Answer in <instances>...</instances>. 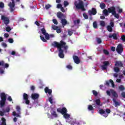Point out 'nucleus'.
I'll return each mask as SVG.
<instances>
[{
	"label": "nucleus",
	"instance_id": "obj_1",
	"mask_svg": "<svg viewBox=\"0 0 125 125\" xmlns=\"http://www.w3.org/2000/svg\"><path fill=\"white\" fill-rule=\"evenodd\" d=\"M57 111L58 113H60L62 115H63V118L64 119H70V114L67 113V108L65 107L58 108L57 109Z\"/></svg>",
	"mask_w": 125,
	"mask_h": 125
},
{
	"label": "nucleus",
	"instance_id": "obj_2",
	"mask_svg": "<svg viewBox=\"0 0 125 125\" xmlns=\"http://www.w3.org/2000/svg\"><path fill=\"white\" fill-rule=\"evenodd\" d=\"M52 46H54V47H57L59 49H62V47L66 45V42L62 41H61V43L55 41L52 43Z\"/></svg>",
	"mask_w": 125,
	"mask_h": 125
},
{
	"label": "nucleus",
	"instance_id": "obj_3",
	"mask_svg": "<svg viewBox=\"0 0 125 125\" xmlns=\"http://www.w3.org/2000/svg\"><path fill=\"white\" fill-rule=\"evenodd\" d=\"M0 97L1 99L0 101V106L3 107L5 105V102H6V94L4 92H1L0 94Z\"/></svg>",
	"mask_w": 125,
	"mask_h": 125
},
{
	"label": "nucleus",
	"instance_id": "obj_4",
	"mask_svg": "<svg viewBox=\"0 0 125 125\" xmlns=\"http://www.w3.org/2000/svg\"><path fill=\"white\" fill-rule=\"evenodd\" d=\"M74 5H75L76 9H81L82 11H85L86 10L84 8L83 1H79L78 3H77V2H75L74 3Z\"/></svg>",
	"mask_w": 125,
	"mask_h": 125
},
{
	"label": "nucleus",
	"instance_id": "obj_5",
	"mask_svg": "<svg viewBox=\"0 0 125 125\" xmlns=\"http://www.w3.org/2000/svg\"><path fill=\"white\" fill-rule=\"evenodd\" d=\"M110 113H111V110L109 108L105 109V111L103 109L99 110V113L101 114V115H103V117H104V118H107Z\"/></svg>",
	"mask_w": 125,
	"mask_h": 125
},
{
	"label": "nucleus",
	"instance_id": "obj_6",
	"mask_svg": "<svg viewBox=\"0 0 125 125\" xmlns=\"http://www.w3.org/2000/svg\"><path fill=\"white\" fill-rule=\"evenodd\" d=\"M16 110L18 113H17L15 111H13L12 113L13 116L17 117H20V115L21 114V108H20V106H17Z\"/></svg>",
	"mask_w": 125,
	"mask_h": 125
},
{
	"label": "nucleus",
	"instance_id": "obj_7",
	"mask_svg": "<svg viewBox=\"0 0 125 125\" xmlns=\"http://www.w3.org/2000/svg\"><path fill=\"white\" fill-rule=\"evenodd\" d=\"M23 100H24L26 105H30V100L29 99V95L26 93L23 94Z\"/></svg>",
	"mask_w": 125,
	"mask_h": 125
},
{
	"label": "nucleus",
	"instance_id": "obj_8",
	"mask_svg": "<svg viewBox=\"0 0 125 125\" xmlns=\"http://www.w3.org/2000/svg\"><path fill=\"white\" fill-rule=\"evenodd\" d=\"M11 12H13L14 10H15V2H14V0H12V2H10L8 4Z\"/></svg>",
	"mask_w": 125,
	"mask_h": 125
},
{
	"label": "nucleus",
	"instance_id": "obj_9",
	"mask_svg": "<svg viewBox=\"0 0 125 125\" xmlns=\"http://www.w3.org/2000/svg\"><path fill=\"white\" fill-rule=\"evenodd\" d=\"M1 19L3 21L4 24H5V25H8V24H9V19L7 17H5V16H1Z\"/></svg>",
	"mask_w": 125,
	"mask_h": 125
},
{
	"label": "nucleus",
	"instance_id": "obj_10",
	"mask_svg": "<svg viewBox=\"0 0 125 125\" xmlns=\"http://www.w3.org/2000/svg\"><path fill=\"white\" fill-rule=\"evenodd\" d=\"M116 51L119 54H122L123 51H124V48H123V45L119 44L116 48Z\"/></svg>",
	"mask_w": 125,
	"mask_h": 125
},
{
	"label": "nucleus",
	"instance_id": "obj_11",
	"mask_svg": "<svg viewBox=\"0 0 125 125\" xmlns=\"http://www.w3.org/2000/svg\"><path fill=\"white\" fill-rule=\"evenodd\" d=\"M103 65H102V68L103 70H107V67L110 65V62L109 61H104L103 62Z\"/></svg>",
	"mask_w": 125,
	"mask_h": 125
},
{
	"label": "nucleus",
	"instance_id": "obj_12",
	"mask_svg": "<svg viewBox=\"0 0 125 125\" xmlns=\"http://www.w3.org/2000/svg\"><path fill=\"white\" fill-rule=\"evenodd\" d=\"M96 104H94V107H96V108H100L102 106V104L100 102V99H97L95 100Z\"/></svg>",
	"mask_w": 125,
	"mask_h": 125
},
{
	"label": "nucleus",
	"instance_id": "obj_13",
	"mask_svg": "<svg viewBox=\"0 0 125 125\" xmlns=\"http://www.w3.org/2000/svg\"><path fill=\"white\" fill-rule=\"evenodd\" d=\"M88 13L89 15H96V14L97 13V11L96 10V9L95 8H92L91 10H89L88 11Z\"/></svg>",
	"mask_w": 125,
	"mask_h": 125
},
{
	"label": "nucleus",
	"instance_id": "obj_14",
	"mask_svg": "<svg viewBox=\"0 0 125 125\" xmlns=\"http://www.w3.org/2000/svg\"><path fill=\"white\" fill-rule=\"evenodd\" d=\"M73 59L74 60V63L76 64H80L81 63V60H80V58H79L78 56H73Z\"/></svg>",
	"mask_w": 125,
	"mask_h": 125
},
{
	"label": "nucleus",
	"instance_id": "obj_15",
	"mask_svg": "<svg viewBox=\"0 0 125 125\" xmlns=\"http://www.w3.org/2000/svg\"><path fill=\"white\" fill-rule=\"evenodd\" d=\"M57 16L58 18H59V19H61V20H62V19L66 18V16H65V15H64L61 12H58L57 14Z\"/></svg>",
	"mask_w": 125,
	"mask_h": 125
},
{
	"label": "nucleus",
	"instance_id": "obj_16",
	"mask_svg": "<svg viewBox=\"0 0 125 125\" xmlns=\"http://www.w3.org/2000/svg\"><path fill=\"white\" fill-rule=\"evenodd\" d=\"M108 11L109 13H111L112 15L115 13L116 12V8L114 6L110 7L108 8Z\"/></svg>",
	"mask_w": 125,
	"mask_h": 125
},
{
	"label": "nucleus",
	"instance_id": "obj_17",
	"mask_svg": "<svg viewBox=\"0 0 125 125\" xmlns=\"http://www.w3.org/2000/svg\"><path fill=\"white\" fill-rule=\"evenodd\" d=\"M59 57L60 58H64V53H63L64 52V50L62 49H59Z\"/></svg>",
	"mask_w": 125,
	"mask_h": 125
},
{
	"label": "nucleus",
	"instance_id": "obj_18",
	"mask_svg": "<svg viewBox=\"0 0 125 125\" xmlns=\"http://www.w3.org/2000/svg\"><path fill=\"white\" fill-rule=\"evenodd\" d=\"M115 66H116V67H124V64H123V62L121 61H117L115 62Z\"/></svg>",
	"mask_w": 125,
	"mask_h": 125
},
{
	"label": "nucleus",
	"instance_id": "obj_19",
	"mask_svg": "<svg viewBox=\"0 0 125 125\" xmlns=\"http://www.w3.org/2000/svg\"><path fill=\"white\" fill-rule=\"evenodd\" d=\"M44 91L45 93H48L49 95H51V94L52 93V90L48 88V87H45Z\"/></svg>",
	"mask_w": 125,
	"mask_h": 125
},
{
	"label": "nucleus",
	"instance_id": "obj_20",
	"mask_svg": "<svg viewBox=\"0 0 125 125\" xmlns=\"http://www.w3.org/2000/svg\"><path fill=\"white\" fill-rule=\"evenodd\" d=\"M40 95L38 94L34 93L31 95V98L33 99V100H36V99H38L39 98Z\"/></svg>",
	"mask_w": 125,
	"mask_h": 125
},
{
	"label": "nucleus",
	"instance_id": "obj_21",
	"mask_svg": "<svg viewBox=\"0 0 125 125\" xmlns=\"http://www.w3.org/2000/svg\"><path fill=\"white\" fill-rule=\"evenodd\" d=\"M61 23L62 26L64 27V26H66V25L68 24V21H67V20L64 18L61 20Z\"/></svg>",
	"mask_w": 125,
	"mask_h": 125
},
{
	"label": "nucleus",
	"instance_id": "obj_22",
	"mask_svg": "<svg viewBox=\"0 0 125 125\" xmlns=\"http://www.w3.org/2000/svg\"><path fill=\"white\" fill-rule=\"evenodd\" d=\"M108 38L109 39H112L113 38L114 40H118V37H117V34L114 33L113 34H109Z\"/></svg>",
	"mask_w": 125,
	"mask_h": 125
},
{
	"label": "nucleus",
	"instance_id": "obj_23",
	"mask_svg": "<svg viewBox=\"0 0 125 125\" xmlns=\"http://www.w3.org/2000/svg\"><path fill=\"white\" fill-rule=\"evenodd\" d=\"M1 123H0V125H6V119L4 117H2L1 119Z\"/></svg>",
	"mask_w": 125,
	"mask_h": 125
},
{
	"label": "nucleus",
	"instance_id": "obj_24",
	"mask_svg": "<svg viewBox=\"0 0 125 125\" xmlns=\"http://www.w3.org/2000/svg\"><path fill=\"white\" fill-rule=\"evenodd\" d=\"M51 114L53 117H54V118H57V117H58V115L55 110H52L51 111Z\"/></svg>",
	"mask_w": 125,
	"mask_h": 125
},
{
	"label": "nucleus",
	"instance_id": "obj_25",
	"mask_svg": "<svg viewBox=\"0 0 125 125\" xmlns=\"http://www.w3.org/2000/svg\"><path fill=\"white\" fill-rule=\"evenodd\" d=\"M103 14L104 16H109V11L107 9H104L103 11Z\"/></svg>",
	"mask_w": 125,
	"mask_h": 125
},
{
	"label": "nucleus",
	"instance_id": "obj_26",
	"mask_svg": "<svg viewBox=\"0 0 125 125\" xmlns=\"http://www.w3.org/2000/svg\"><path fill=\"white\" fill-rule=\"evenodd\" d=\"M113 101L115 104V107H118V106H120V103H119L118 102H117L116 100V99H113Z\"/></svg>",
	"mask_w": 125,
	"mask_h": 125
},
{
	"label": "nucleus",
	"instance_id": "obj_27",
	"mask_svg": "<svg viewBox=\"0 0 125 125\" xmlns=\"http://www.w3.org/2000/svg\"><path fill=\"white\" fill-rule=\"evenodd\" d=\"M111 93H112L113 97H115V98H117L118 97V94L116 91L112 90L111 91Z\"/></svg>",
	"mask_w": 125,
	"mask_h": 125
},
{
	"label": "nucleus",
	"instance_id": "obj_28",
	"mask_svg": "<svg viewBox=\"0 0 125 125\" xmlns=\"http://www.w3.org/2000/svg\"><path fill=\"white\" fill-rule=\"evenodd\" d=\"M100 6L101 9H105V7H106V5L104 3L101 2L100 4Z\"/></svg>",
	"mask_w": 125,
	"mask_h": 125
},
{
	"label": "nucleus",
	"instance_id": "obj_29",
	"mask_svg": "<svg viewBox=\"0 0 125 125\" xmlns=\"http://www.w3.org/2000/svg\"><path fill=\"white\" fill-rule=\"evenodd\" d=\"M107 30L109 32V33H112V32H113V27L110 25H108L107 26Z\"/></svg>",
	"mask_w": 125,
	"mask_h": 125
},
{
	"label": "nucleus",
	"instance_id": "obj_30",
	"mask_svg": "<svg viewBox=\"0 0 125 125\" xmlns=\"http://www.w3.org/2000/svg\"><path fill=\"white\" fill-rule=\"evenodd\" d=\"M75 32V30H72V29H68V34L69 36H72L73 35V32Z\"/></svg>",
	"mask_w": 125,
	"mask_h": 125
},
{
	"label": "nucleus",
	"instance_id": "obj_31",
	"mask_svg": "<svg viewBox=\"0 0 125 125\" xmlns=\"http://www.w3.org/2000/svg\"><path fill=\"white\" fill-rule=\"evenodd\" d=\"M93 28H94L95 29H96L98 28V26L97 24V22L96 21L93 22Z\"/></svg>",
	"mask_w": 125,
	"mask_h": 125
},
{
	"label": "nucleus",
	"instance_id": "obj_32",
	"mask_svg": "<svg viewBox=\"0 0 125 125\" xmlns=\"http://www.w3.org/2000/svg\"><path fill=\"white\" fill-rule=\"evenodd\" d=\"M112 15H113L115 18H117V19H119V18H120V15L119 14H117L116 11L114 14H112Z\"/></svg>",
	"mask_w": 125,
	"mask_h": 125
},
{
	"label": "nucleus",
	"instance_id": "obj_33",
	"mask_svg": "<svg viewBox=\"0 0 125 125\" xmlns=\"http://www.w3.org/2000/svg\"><path fill=\"white\" fill-rule=\"evenodd\" d=\"M100 25L102 27H105V25H106V23H105V21H100Z\"/></svg>",
	"mask_w": 125,
	"mask_h": 125
},
{
	"label": "nucleus",
	"instance_id": "obj_34",
	"mask_svg": "<svg viewBox=\"0 0 125 125\" xmlns=\"http://www.w3.org/2000/svg\"><path fill=\"white\" fill-rule=\"evenodd\" d=\"M41 32H42V35H45L47 33H46V30H45V28H44V27L41 29Z\"/></svg>",
	"mask_w": 125,
	"mask_h": 125
},
{
	"label": "nucleus",
	"instance_id": "obj_35",
	"mask_svg": "<svg viewBox=\"0 0 125 125\" xmlns=\"http://www.w3.org/2000/svg\"><path fill=\"white\" fill-rule=\"evenodd\" d=\"M114 71L115 73H119V72H120V68L118 67H114Z\"/></svg>",
	"mask_w": 125,
	"mask_h": 125
},
{
	"label": "nucleus",
	"instance_id": "obj_36",
	"mask_svg": "<svg viewBox=\"0 0 125 125\" xmlns=\"http://www.w3.org/2000/svg\"><path fill=\"white\" fill-rule=\"evenodd\" d=\"M52 28L53 29V30H54V31H56L57 29H58V26L53 24L52 25Z\"/></svg>",
	"mask_w": 125,
	"mask_h": 125
},
{
	"label": "nucleus",
	"instance_id": "obj_37",
	"mask_svg": "<svg viewBox=\"0 0 125 125\" xmlns=\"http://www.w3.org/2000/svg\"><path fill=\"white\" fill-rule=\"evenodd\" d=\"M40 38L41 40L42 41V42H46V39H45L42 35L40 36Z\"/></svg>",
	"mask_w": 125,
	"mask_h": 125
},
{
	"label": "nucleus",
	"instance_id": "obj_38",
	"mask_svg": "<svg viewBox=\"0 0 125 125\" xmlns=\"http://www.w3.org/2000/svg\"><path fill=\"white\" fill-rule=\"evenodd\" d=\"M103 52L104 54H105V55H109V51L106 49H104Z\"/></svg>",
	"mask_w": 125,
	"mask_h": 125
},
{
	"label": "nucleus",
	"instance_id": "obj_39",
	"mask_svg": "<svg viewBox=\"0 0 125 125\" xmlns=\"http://www.w3.org/2000/svg\"><path fill=\"white\" fill-rule=\"evenodd\" d=\"M44 36H45L46 40H49V34H48V33H46L45 34H44Z\"/></svg>",
	"mask_w": 125,
	"mask_h": 125
},
{
	"label": "nucleus",
	"instance_id": "obj_40",
	"mask_svg": "<svg viewBox=\"0 0 125 125\" xmlns=\"http://www.w3.org/2000/svg\"><path fill=\"white\" fill-rule=\"evenodd\" d=\"M80 22H81V21L79 19L77 20L74 21V25H77V24H80Z\"/></svg>",
	"mask_w": 125,
	"mask_h": 125
},
{
	"label": "nucleus",
	"instance_id": "obj_41",
	"mask_svg": "<svg viewBox=\"0 0 125 125\" xmlns=\"http://www.w3.org/2000/svg\"><path fill=\"white\" fill-rule=\"evenodd\" d=\"M88 109L89 111H92L93 110V107L92 105H89L88 106Z\"/></svg>",
	"mask_w": 125,
	"mask_h": 125
},
{
	"label": "nucleus",
	"instance_id": "obj_42",
	"mask_svg": "<svg viewBox=\"0 0 125 125\" xmlns=\"http://www.w3.org/2000/svg\"><path fill=\"white\" fill-rule=\"evenodd\" d=\"M63 5L64 7H66V6L69 5V2H68V1H66V0L64 1Z\"/></svg>",
	"mask_w": 125,
	"mask_h": 125
},
{
	"label": "nucleus",
	"instance_id": "obj_43",
	"mask_svg": "<svg viewBox=\"0 0 125 125\" xmlns=\"http://www.w3.org/2000/svg\"><path fill=\"white\" fill-rule=\"evenodd\" d=\"M92 92H93V95H94V96H97V95H98V93L97 92V91L93 90L92 91Z\"/></svg>",
	"mask_w": 125,
	"mask_h": 125
},
{
	"label": "nucleus",
	"instance_id": "obj_44",
	"mask_svg": "<svg viewBox=\"0 0 125 125\" xmlns=\"http://www.w3.org/2000/svg\"><path fill=\"white\" fill-rule=\"evenodd\" d=\"M109 83H111L112 87H115V83H114V81H113L112 79L109 80Z\"/></svg>",
	"mask_w": 125,
	"mask_h": 125
},
{
	"label": "nucleus",
	"instance_id": "obj_45",
	"mask_svg": "<svg viewBox=\"0 0 125 125\" xmlns=\"http://www.w3.org/2000/svg\"><path fill=\"white\" fill-rule=\"evenodd\" d=\"M6 32H10L11 31V28L10 26H7L6 27Z\"/></svg>",
	"mask_w": 125,
	"mask_h": 125
},
{
	"label": "nucleus",
	"instance_id": "obj_46",
	"mask_svg": "<svg viewBox=\"0 0 125 125\" xmlns=\"http://www.w3.org/2000/svg\"><path fill=\"white\" fill-rule=\"evenodd\" d=\"M53 22L55 25H57L58 24V21H57V20L56 19H53Z\"/></svg>",
	"mask_w": 125,
	"mask_h": 125
},
{
	"label": "nucleus",
	"instance_id": "obj_47",
	"mask_svg": "<svg viewBox=\"0 0 125 125\" xmlns=\"http://www.w3.org/2000/svg\"><path fill=\"white\" fill-rule=\"evenodd\" d=\"M10 111V108L9 107L6 108L5 111H4V113H5L6 112L7 113H9V111Z\"/></svg>",
	"mask_w": 125,
	"mask_h": 125
},
{
	"label": "nucleus",
	"instance_id": "obj_48",
	"mask_svg": "<svg viewBox=\"0 0 125 125\" xmlns=\"http://www.w3.org/2000/svg\"><path fill=\"white\" fill-rule=\"evenodd\" d=\"M83 16L84 19H88V16L86 14L83 13Z\"/></svg>",
	"mask_w": 125,
	"mask_h": 125
},
{
	"label": "nucleus",
	"instance_id": "obj_49",
	"mask_svg": "<svg viewBox=\"0 0 125 125\" xmlns=\"http://www.w3.org/2000/svg\"><path fill=\"white\" fill-rule=\"evenodd\" d=\"M0 8H3L4 7V3L2 2H0Z\"/></svg>",
	"mask_w": 125,
	"mask_h": 125
},
{
	"label": "nucleus",
	"instance_id": "obj_50",
	"mask_svg": "<svg viewBox=\"0 0 125 125\" xmlns=\"http://www.w3.org/2000/svg\"><path fill=\"white\" fill-rule=\"evenodd\" d=\"M51 7V5L49 4H47V5H45V8L46 9H49Z\"/></svg>",
	"mask_w": 125,
	"mask_h": 125
},
{
	"label": "nucleus",
	"instance_id": "obj_51",
	"mask_svg": "<svg viewBox=\"0 0 125 125\" xmlns=\"http://www.w3.org/2000/svg\"><path fill=\"white\" fill-rule=\"evenodd\" d=\"M97 42L98 43L100 44L101 42H102V40H101V39L100 38H98L97 39Z\"/></svg>",
	"mask_w": 125,
	"mask_h": 125
},
{
	"label": "nucleus",
	"instance_id": "obj_52",
	"mask_svg": "<svg viewBox=\"0 0 125 125\" xmlns=\"http://www.w3.org/2000/svg\"><path fill=\"white\" fill-rule=\"evenodd\" d=\"M14 42V41L13 40V39L10 38L8 39V42L10 43H13Z\"/></svg>",
	"mask_w": 125,
	"mask_h": 125
},
{
	"label": "nucleus",
	"instance_id": "obj_53",
	"mask_svg": "<svg viewBox=\"0 0 125 125\" xmlns=\"http://www.w3.org/2000/svg\"><path fill=\"white\" fill-rule=\"evenodd\" d=\"M66 68L69 70H72V69H73V67H72V65H67Z\"/></svg>",
	"mask_w": 125,
	"mask_h": 125
},
{
	"label": "nucleus",
	"instance_id": "obj_54",
	"mask_svg": "<svg viewBox=\"0 0 125 125\" xmlns=\"http://www.w3.org/2000/svg\"><path fill=\"white\" fill-rule=\"evenodd\" d=\"M125 86L123 85H121L120 86H119V89L120 90H122V91L125 90Z\"/></svg>",
	"mask_w": 125,
	"mask_h": 125
},
{
	"label": "nucleus",
	"instance_id": "obj_55",
	"mask_svg": "<svg viewBox=\"0 0 125 125\" xmlns=\"http://www.w3.org/2000/svg\"><path fill=\"white\" fill-rule=\"evenodd\" d=\"M2 46H3V47H4L5 48L7 47V44H6L5 42H2Z\"/></svg>",
	"mask_w": 125,
	"mask_h": 125
},
{
	"label": "nucleus",
	"instance_id": "obj_56",
	"mask_svg": "<svg viewBox=\"0 0 125 125\" xmlns=\"http://www.w3.org/2000/svg\"><path fill=\"white\" fill-rule=\"evenodd\" d=\"M57 33H58V34H60V33H61V32H62V31H61V29L60 28H57V30H56Z\"/></svg>",
	"mask_w": 125,
	"mask_h": 125
},
{
	"label": "nucleus",
	"instance_id": "obj_57",
	"mask_svg": "<svg viewBox=\"0 0 125 125\" xmlns=\"http://www.w3.org/2000/svg\"><path fill=\"white\" fill-rule=\"evenodd\" d=\"M48 100L51 104H53V102L52 101V98L51 97H50L49 98Z\"/></svg>",
	"mask_w": 125,
	"mask_h": 125
},
{
	"label": "nucleus",
	"instance_id": "obj_58",
	"mask_svg": "<svg viewBox=\"0 0 125 125\" xmlns=\"http://www.w3.org/2000/svg\"><path fill=\"white\" fill-rule=\"evenodd\" d=\"M57 8H62V4H58L57 5Z\"/></svg>",
	"mask_w": 125,
	"mask_h": 125
},
{
	"label": "nucleus",
	"instance_id": "obj_59",
	"mask_svg": "<svg viewBox=\"0 0 125 125\" xmlns=\"http://www.w3.org/2000/svg\"><path fill=\"white\" fill-rule=\"evenodd\" d=\"M121 40L122 41H123V42H125V35H123L121 37Z\"/></svg>",
	"mask_w": 125,
	"mask_h": 125
},
{
	"label": "nucleus",
	"instance_id": "obj_60",
	"mask_svg": "<svg viewBox=\"0 0 125 125\" xmlns=\"http://www.w3.org/2000/svg\"><path fill=\"white\" fill-rule=\"evenodd\" d=\"M110 27H112L113 28L114 26V22L111 21L110 22Z\"/></svg>",
	"mask_w": 125,
	"mask_h": 125
},
{
	"label": "nucleus",
	"instance_id": "obj_61",
	"mask_svg": "<svg viewBox=\"0 0 125 125\" xmlns=\"http://www.w3.org/2000/svg\"><path fill=\"white\" fill-rule=\"evenodd\" d=\"M30 89L31 90H32V91H35V86L32 85L30 87Z\"/></svg>",
	"mask_w": 125,
	"mask_h": 125
},
{
	"label": "nucleus",
	"instance_id": "obj_62",
	"mask_svg": "<svg viewBox=\"0 0 125 125\" xmlns=\"http://www.w3.org/2000/svg\"><path fill=\"white\" fill-rule=\"evenodd\" d=\"M65 52H67V49H68V46H63Z\"/></svg>",
	"mask_w": 125,
	"mask_h": 125
},
{
	"label": "nucleus",
	"instance_id": "obj_63",
	"mask_svg": "<svg viewBox=\"0 0 125 125\" xmlns=\"http://www.w3.org/2000/svg\"><path fill=\"white\" fill-rule=\"evenodd\" d=\"M7 99L8 101H10V102H11V101H12V98H11V96H9Z\"/></svg>",
	"mask_w": 125,
	"mask_h": 125
},
{
	"label": "nucleus",
	"instance_id": "obj_64",
	"mask_svg": "<svg viewBox=\"0 0 125 125\" xmlns=\"http://www.w3.org/2000/svg\"><path fill=\"white\" fill-rule=\"evenodd\" d=\"M122 96L124 98H125V92H123L121 94Z\"/></svg>",
	"mask_w": 125,
	"mask_h": 125
}]
</instances>
